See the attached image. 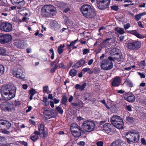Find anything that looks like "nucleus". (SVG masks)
<instances>
[{
  "label": "nucleus",
  "mask_w": 146,
  "mask_h": 146,
  "mask_svg": "<svg viewBox=\"0 0 146 146\" xmlns=\"http://www.w3.org/2000/svg\"><path fill=\"white\" fill-rule=\"evenodd\" d=\"M82 130V129L80 130H76L75 131H72L71 133L74 137H78L81 135V131Z\"/></svg>",
  "instance_id": "nucleus-23"
},
{
  "label": "nucleus",
  "mask_w": 146,
  "mask_h": 146,
  "mask_svg": "<svg viewBox=\"0 0 146 146\" xmlns=\"http://www.w3.org/2000/svg\"><path fill=\"white\" fill-rule=\"evenodd\" d=\"M123 143L122 141L120 139L116 140L113 142L111 144V146H120Z\"/></svg>",
  "instance_id": "nucleus-22"
},
{
  "label": "nucleus",
  "mask_w": 146,
  "mask_h": 146,
  "mask_svg": "<svg viewBox=\"0 0 146 146\" xmlns=\"http://www.w3.org/2000/svg\"><path fill=\"white\" fill-rule=\"evenodd\" d=\"M125 91L124 90H118L117 91V92L119 93L122 94L124 93L125 92Z\"/></svg>",
  "instance_id": "nucleus-62"
},
{
  "label": "nucleus",
  "mask_w": 146,
  "mask_h": 146,
  "mask_svg": "<svg viewBox=\"0 0 146 146\" xmlns=\"http://www.w3.org/2000/svg\"><path fill=\"white\" fill-rule=\"evenodd\" d=\"M13 74L17 78L24 80L25 78V73L23 72V69L15 68L13 71Z\"/></svg>",
  "instance_id": "nucleus-7"
},
{
  "label": "nucleus",
  "mask_w": 146,
  "mask_h": 146,
  "mask_svg": "<svg viewBox=\"0 0 146 146\" xmlns=\"http://www.w3.org/2000/svg\"><path fill=\"white\" fill-rule=\"evenodd\" d=\"M58 66L57 64H55L54 67L52 68L50 71V72L51 73H53L55 71V70L57 69Z\"/></svg>",
  "instance_id": "nucleus-39"
},
{
  "label": "nucleus",
  "mask_w": 146,
  "mask_h": 146,
  "mask_svg": "<svg viewBox=\"0 0 146 146\" xmlns=\"http://www.w3.org/2000/svg\"><path fill=\"white\" fill-rule=\"evenodd\" d=\"M14 44L18 48H23L25 47V42L23 40H19L14 42Z\"/></svg>",
  "instance_id": "nucleus-17"
},
{
  "label": "nucleus",
  "mask_w": 146,
  "mask_h": 146,
  "mask_svg": "<svg viewBox=\"0 0 146 146\" xmlns=\"http://www.w3.org/2000/svg\"><path fill=\"white\" fill-rule=\"evenodd\" d=\"M38 133L39 135H42L44 137L46 136L44 132V125L43 124H40L38 125Z\"/></svg>",
  "instance_id": "nucleus-16"
},
{
  "label": "nucleus",
  "mask_w": 146,
  "mask_h": 146,
  "mask_svg": "<svg viewBox=\"0 0 146 146\" xmlns=\"http://www.w3.org/2000/svg\"><path fill=\"white\" fill-rule=\"evenodd\" d=\"M126 108L129 111H132L131 106H130L128 105L126 106Z\"/></svg>",
  "instance_id": "nucleus-57"
},
{
  "label": "nucleus",
  "mask_w": 146,
  "mask_h": 146,
  "mask_svg": "<svg viewBox=\"0 0 146 146\" xmlns=\"http://www.w3.org/2000/svg\"><path fill=\"white\" fill-rule=\"evenodd\" d=\"M8 52L3 48H0V54L4 55H8Z\"/></svg>",
  "instance_id": "nucleus-28"
},
{
  "label": "nucleus",
  "mask_w": 146,
  "mask_h": 146,
  "mask_svg": "<svg viewBox=\"0 0 146 146\" xmlns=\"http://www.w3.org/2000/svg\"><path fill=\"white\" fill-rule=\"evenodd\" d=\"M85 63V61L82 60L76 62L73 66V67L75 68H78L84 64Z\"/></svg>",
  "instance_id": "nucleus-20"
},
{
  "label": "nucleus",
  "mask_w": 146,
  "mask_h": 146,
  "mask_svg": "<svg viewBox=\"0 0 146 146\" xmlns=\"http://www.w3.org/2000/svg\"><path fill=\"white\" fill-rule=\"evenodd\" d=\"M60 101L59 99H57L56 98H54V103L55 104H57Z\"/></svg>",
  "instance_id": "nucleus-58"
},
{
  "label": "nucleus",
  "mask_w": 146,
  "mask_h": 146,
  "mask_svg": "<svg viewBox=\"0 0 146 146\" xmlns=\"http://www.w3.org/2000/svg\"><path fill=\"white\" fill-rule=\"evenodd\" d=\"M78 144L79 146H84L85 144V143L84 141H80L78 143Z\"/></svg>",
  "instance_id": "nucleus-55"
},
{
  "label": "nucleus",
  "mask_w": 146,
  "mask_h": 146,
  "mask_svg": "<svg viewBox=\"0 0 146 146\" xmlns=\"http://www.w3.org/2000/svg\"><path fill=\"white\" fill-rule=\"evenodd\" d=\"M96 144L97 146H103V142L102 141H99L97 142Z\"/></svg>",
  "instance_id": "nucleus-54"
},
{
  "label": "nucleus",
  "mask_w": 146,
  "mask_h": 146,
  "mask_svg": "<svg viewBox=\"0 0 146 146\" xmlns=\"http://www.w3.org/2000/svg\"><path fill=\"white\" fill-rule=\"evenodd\" d=\"M93 61H94V60L93 59H91L88 62V64L89 65H91V64H92V63L93 62Z\"/></svg>",
  "instance_id": "nucleus-61"
},
{
  "label": "nucleus",
  "mask_w": 146,
  "mask_h": 146,
  "mask_svg": "<svg viewBox=\"0 0 146 146\" xmlns=\"http://www.w3.org/2000/svg\"><path fill=\"white\" fill-rule=\"evenodd\" d=\"M134 119L133 117L127 116L126 118V121L127 123H132L134 120Z\"/></svg>",
  "instance_id": "nucleus-33"
},
{
  "label": "nucleus",
  "mask_w": 146,
  "mask_h": 146,
  "mask_svg": "<svg viewBox=\"0 0 146 146\" xmlns=\"http://www.w3.org/2000/svg\"><path fill=\"white\" fill-rule=\"evenodd\" d=\"M9 104L8 102L3 103L1 105V108L2 110L4 111L9 110Z\"/></svg>",
  "instance_id": "nucleus-18"
},
{
  "label": "nucleus",
  "mask_w": 146,
  "mask_h": 146,
  "mask_svg": "<svg viewBox=\"0 0 146 146\" xmlns=\"http://www.w3.org/2000/svg\"><path fill=\"white\" fill-rule=\"evenodd\" d=\"M125 137L128 142H137L139 140V135L137 132L135 131H129L125 134Z\"/></svg>",
  "instance_id": "nucleus-5"
},
{
  "label": "nucleus",
  "mask_w": 146,
  "mask_h": 146,
  "mask_svg": "<svg viewBox=\"0 0 146 146\" xmlns=\"http://www.w3.org/2000/svg\"><path fill=\"white\" fill-rule=\"evenodd\" d=\"M86 85V83H84L82 85L77 84L75 86V87L76 89H79L81 91H82L85 88Z\"/></svg>",
  "instance_id": "nucleus-24"
},
{
  "label": "nucleus",
  "mask_w": 146,
  "mask_h": 146,
  "mask_svg": "<svg viewBox=\"0 0 146 146\" xmlns=\"http://www.w3.org/2000/svg\"><path fill=\"white\" fill-rule=\"evenodd\" d=\"M130 27V25L129 23H128L124 25L123 27L124 29L126 30L129 29Z\"/></svg>",
  "instance_id": "nucleus-51"
},
{
  "label": "nucleus",
  "mask_w": 146,
  "mask_h": 146,
  "mask_svg": "<svg viewBox=\"0 0 146 146\" xmlns=\"http://www.w3.org/2000/svg\"><path fill=\"white\" fill-rule=\"evenodd\" d=\"M44 113L45 115L46 118H51L50 111L45 110L44 111Z\"/></svg>",
  "instance_id": "nucleus-32"
},
{
  "label": "nucleus",
  "mask_w": 146,
  "mask_h": 146,
  "mask_svg": "<svg viewBox=\"0 0 146 146\" xmlns=\"http://www.w3.org/2000/svg\"><path fill=\"white\" fill-rule=\"evenodd\" d=\"M110 38H107L102 43V45L104 47H107L109 45V41Z\"/></svg>",
  "instance_id": "nucleus-30"
},
{
  "label": "nucleus",
  "mask_w": 146,
  "mask_h": 146,
  "mask_svg": "<svg viewBox=\"0 0 146 146\" xmlns=\"http://www.w3.org/2000/svg\"><path fill=\"white\" fill-rule=\"evenodd\" d=\"M77 72V71L76 70L74 69H71L69 72V74L72 77H74L76 76Z\"/></svg>",
  "instance_id": "nucleus-31"
},
{
  "label": "nucleus",
  "mask_w": 146,
  "mask_h": 146,
  "mask_svg": "<svg viewBox=\"0 0 146 146\" xmlns=\"http://www.w3.org/2000/svg\"><path fill=\"white\" fill-rule=\"evenodd\" d=\"M35 93V90L33 89H31L29 92V93L30 95L32 96H33Z\"/></svg>",
  "instance_id": "nucleus-44"
},
{
  "label": "nucleus",
  "mask_w": 146,
  "mask_h": 146,
  "mask_svg": "<svg viewBox=\"0 0 146 146\" xmlns=\"http://www.w3.org/2000/svg\"><path fill=\"white\" fill-rule=\"evenodd\" d=\"M114 30L120 35H123L125 33L123 29L122 28L118 27H116L115 28Z\"/></svg>",
  "instance_id": "nucleus-26"
},
{
  "label": "nucleus",
  "mask_w": 146,
  "mask_h": 146,
  "mask_svg": "<svg viewBox=\"0 0 146 146\" xmlns=\"http://www.w3.org/2000/svg\"><path fill=\"white\" fill-rule=\"evenodd\" d=\"M80 10L83 15L88 19H94L96 16V14L94 9L90 5H83L81 7Z\"/></svg>",
  "instance_id": "nucleus-1"
},
{
  "label": "nucleus",
  "mask_w": 146,
  "mask_h": 146,
  "mask_svg": "<svg viewBox=\"0 0 146 146\" xmlns=\"http://www.w3.org/2000/svg\"><path fill=\"white\" fill-rule=\"evenodd\" d=\"M141 17L139 13L135 15V19L136 21H138L140 20Z\"/></svg>",
  "instance_id": "nucleus-46"
},
{
  "label": "nucleus",
  "mask_w": 146,
  "mask_h": 146,
  "mask_svg": "<svg viewBox=\"0 0 146 146\" xmlns=\"http://www.w3.org/2000/svg\"><path fill=\"white\" fill-rule=\"evenodd\" d=\"M18 4L20 6H23L25 4V3L24 0H18Z\"/></svg>",
  "instance_id": "nucleus-48"
},
{
  "label": "nucleus",
  "mask_w": 146,
  "mask_h": 146,
  "mask_svg": "<svg viewBox=\"0 0 146 146\" xmlns=\"http://www.w3.org/2000/svg\"><path fill=\"white\" fill-rule=\"evenodd\" d=\"M70 129L71 132L74 131L75 130L82 129V128L75 123H72L71 124Z\"/></svg>",
  "instance_id": "nucleus-21"
},
{
  "label": "nucleus",
  "mask_w": 146,
  "mask_h": 146,
  "mask_svg": "<svg viewBox=\"0 0 146 146\" xmlns=\"http://www.w3.org/2000/svg\"><path fill=\"white\" fill-rule=\"evenodd\" d=\"M0 29L4 31L9 32V23L8 22L1 23L0 24Z\"/></svg>",
  "instance_id": "nucleus-13"
},
{
  "label": "nucleus",
  "mask_w": 146,
  "mask_h": 146,
  "mask_svg": "<svg viewBox=\"0 0 146 146\" xmlns=\"http://www.w3.org/2000/svg\"><path fill=\"white\" fill-rule=\"evenodd\" d=\"M140 42L134 40L127 44V48L130 50H137L141 46Z\"/></svg>",
  "instance_id": "nucleus-8"
},
{
  "label": "nucleus",
  "mask_w": 146,
  "mask_h": 146,
  "mask_svg": "<svg viewBox=\"0 0 146 146\" xmlns=\"http://www.w3.org/2000/svg\"><path fill=\"white\" fill-rule=\"evenodd\" d=\"M64 50V49L61 48L59 46L58 47V54H60L61 53H62Z\"/></svg>",
  "instance_id": "nucleus-45"
},
{
  "label": "nucleus",
  "mask_w": 146,
  "mask_h": 146,
  "mask_svg": "<svg viewBox=\"0 0 146 146\" xmlns=\"http://www.w3.org/2000/svg\"><path fill=\"white\" fill-rule=\"evenodd\" d=\"M111 9L112 10L115 11H117L118 10L119 8L118 6L116 5H113L111 7Z\"/></svg>",
  "instance_id": "nucleus-50"
},
{
  "label": "nucleus",
  "mask_w": 146,
  "mask_h": 146,
  "mask_svg": "<svg viewBox=\"0 0 146 146\" xmlns=\"http://www.w3.org/2000/svg\"><path fill=\"white\" fill-rule=\"evenodd\" d=\"M56 109L57 110V111L59 113L61 114H62L63 113V111L61 107L59 106L56 107Z\"/></svg>",
  "instance_id": "nucleus-36"
},
{
  "label": "nucleus",
  "mask_w": 146,
  "mask_h": 146,
  "mask_svg": "<svg viewBox=\"0 0 146 146\" xmlns=\"http://www.w3.org/2000/svg\"><path fill=\"white\" fill-rule=\"evenodd\" d=\"M97 6L100 9H104L109 6L110 0H96Z\"/></svg>",
  "instance_id": "nucleus-9"
},
{
  "label": "nucleus",
  "mask_w": 146,
  "mask_h": 146,
  "mask_svg": "<svg viewBox=\"0 0 146 146\" xmlns=\"http://www.w3.org/2000/svg\"><path fill=\"white\" fill-rule=\"evenodd\" d=\"M9 41V35L4 34L0 35V43L1 44H5Z\"/></svg>",
  "instance_id": "nucleus-15"
},
{
  "label": "nucleus",
  "mask_w": 146,
  "mask_h": 146,
  "mask_svg": "<svg viewBox=\"0 0 146 146\" xmlns=\"http://www.w3.org/2000/svg\"><path fill=\"white\" fill-rule=\"evenodd\" d=\"M82 127L85 131L90 132L95 129V125L93 121L87 120L84 122L82 124Z\"/></svg>",
  "instance_id": "nucleus-6"
},
{
  "label": "nucleus",
  "mask_w": 146,
  "mask_h": 146,
  "mask_svg": "<svg viewBox=\"0 0 146 146\" xmlns=\"http://www.w3.org/2000/svg\"><path fill=\"white\" fill-rule=\"evenodd\" d=\"M82 71L84 74H85L86 72L89 74H91L93 73L92 70L90 68H83L82 70Z\"/></svg>",
  "instance_id": "nucleus-27"
},
{
  "label": "nucleus",
  "mask_w": 146,
  "mask_h": 146,
  "mask_svg": "<svg viewBox=\"0 0 146 146\" xmlns=\"http://www.w3.org/2000/svg\"><path fill=\"white\" fill-rule=\"evenodd\" d=\"M16 87L13 83L10 82V100L15 97L16 91Z\"/></svg>",
  "instance_id": "nucleus-12"
},
{
  "label": "nucleus",
  "mask_w": 146,
  "mask_h": 146,
  "mask_svg": "<svg viewBox=\"0 0 146 146\" xmlns=\"http://www.w3.org/2000/svg\"><path fill=\"white\" fill-rule=\"evenodd\" d=\"M67 98L65 95L63 96L62 97L61 101V103L63 105H66V103L67 102Z\"/></svg>",
  "instance_id": "nucleus-29"
},
{
  "label": "nucleus",
  "mask_w": 146,
  "mask_h": 146,
  "mask_svg": "<svg viewBox=\"0 0 146 146\" xmlns=\"http://www.w3.org/2000/svg\"><path fill=\"white\" fill-rule=\"evenodd\" d=\"M56 10L52 5H45L42 8L41 14L44 17H51L56 15Z\"/></svg>",
  "instance_id": "nucleus-2"
},
{
  "label": "nucleus",
  "mask_w": 146,
  "mask_h": 146,
  "mask_svg": "<svg viewBox=\"0 0 146 146\" xmlns=\"http://www.w3.org/2000/svg\"><path fill=\"white\" fill-rule=\"evenodd\" d=\"M138 75L140 76L141 78H144L145 77V76L143 73H140L139 72H137Z\"/></svg>",
  "instance_id": "nucleus-56"
},
{
  "label": "nucleus",
  "mask_w": 146,
  "mask_h": 146,
  "mask_svg": "<svg viewBox=\"0 0 146 146\" xmlns=\"http://www.w3.org/2000/svg\"><path fill=\"white\" fill-rule=\"evenodd\" d=\"M32 107L31 106H28V109L27 110H26V112L27 113L29 112V111H31V110L32 109Z\"/></svg>",
  "instance_id": "nucleus-60"
},
{
  "label": "nucleus",
  "mask_w": 146,
  "mask_h": 146,
  "mask_svg": "<svg viewBox=\"0 0 146 146\" xmlns=\"http://www.w3.org/2000/svg\"><path fill=\"white\" fill-rule=\"evenodd\" d=\"M47 98L46 97H44L43 98L42 101L44 102V105L45 106L49 104V102H47Z\"/></svg>",
  "instance_id": "nucleus-38"
},
{
  "label": "nucleus",
  "mask_w": 146,
  "mask_h": 146,
  "mask_svg": "<svg viewBox=\"0 0 146 146\" xmlns=\"http://www.w3.org/2000/svg\"><path fill=\"white\" fill-rule=\"evenodd\" d=\"M136 36L139 38H143L146 36V35H141L138 33Z\"/></svg>",
  "instance_id": "nucleus-43"
},
{
  "label": "nucleus",
  "mask_w": 146,
  "mask_h": 146,
  "mask_svg": "<svg viewBox=\"0 0 146 146\" xmlns=\"http://www.w3.org/2000/svg\"><path fill=\"white\" fill-rule=\"evenodd\" d=\"M124 99L129 102H133L135 100L134 96L131 93H128L123 95Z\"/></svg>",
  "instance_id": "nucleus-10"
},
{
  "label": "nucleus",
  "mask_w": 146,
  "mask_h": 146,
  "mask_svg": "<svg viewBox=\"0 0 146 146\" xmlns=\"http://www.w3.org/2000/svg\"><path fill=\"white\" fill-rule=\"evenodd\" d=\"M43 92L44 93H48L49 92L48 86H46L43 87Z\"/></svg>",
  "instance_id": "nucleus-37"
},
{
  "label": "nucleus",
  "mask_w": 146,
  "mask_h": 146,
  "mask_svg": "<svg viewBox=\"0 0 146 146\" xmlns=\"http://www.w3.org/2000/svg\"><path fill=\"white\" fill-rule=\"evenodd\" d=\"M75 43H76L74 41L71 42L70 44L67 45V47L68 48L70 49V46H74Z\"/></svg>",
  "instance_id": "nucleus-52"
},
{
  "label": "nucleus",
  "mask_w": 146,
  "mask_h": 146,
  "mask_svg": "<svg viewBox=\"0 0 146 146\" xmlns=\"http://www.w3.org/2000/svg\"><path fill=\"white\" fill-rule=\"evenodd\" d=\"M129 33L133 35L136 36L138 33L137 31L135 30L129 31Z\"/></svg>",
  "instance_id": "nucleus-49"
},
{
  "label": "nucleus",
  "mask_w": 146,
  "mask_h": 146,
  "mask_svg": "<svg viewBox=\"0 0 146 146\" xmlns=\"http://www.w3.org/2000/svg\"><path fill=\"white\" fill-rule=\"evenodd\" d=\"M111 123L116 128L120 129L123 128L124 122L122 118L117 115H113L111 118Z\"/></svg>",
  "instance_id": "nucleus-3"
},
{
  "label": "nucleus",
  "mask_w": 146,
  "mask_h": 146,
  "mask_svg": "<svg viewBox=\"0 0 146 146\" xmlns=\"http://www.w3.org/2000/svg\"><path fill=\"white\" fill-rule=\"evenodd\" d=\"M23 88L24 90H26L28 88V85L26 84H24L22 85Z\"/></svg>",
  "instance_id": "nucleus-63"
},
{
  "label": "nucleus",
  "mask_w": 146,
  "mask_h": 146,
  "mask_svg": "<svg viewBox=\"0 0 146 146\" xmlns=\"http://www.w3.org/2000/svg\"><path fill=\"white\" fill-rule=\"evenodd\" d=\"M113 126L110 123H106L103 126V129L108 134L112 135L111 132H113V130L112 127ZM114 131V130H113Z\"/></svg>",
  "instance_id": "nucleus-11"
},
{
  "label": "nucleus",
  "mask_w": 146,
  "mask_h": 146,
  "mask_svg": "<svg viewBox=\"0 0 146 146\" xmlns=\"http://www.w3.org/2000/svg\"><path fill=\"white\" fill-rule=\"evenodd\" d=\"M93 73H94L95 74L98 73L100 72L99 69L96 68H94L92 71Z\"/></svg>",
  "instance_id": "nucleus-41"
},
{
  "label": "nucleus",
  "mask_w": 146,
  "mask_h": 146,
  "mask_svg": "<svg viewBox=\"0 0 146 146\" xmlns=\"http://www.w3.org/2000/svg\"><path fill=\"white\" fill-rule=\"evenodd\" d=\"M126 85L130 87H132L133 86V84L132 82L129 79H127L124 82Z\"/></svg>",
  "instance_id": "nucleus-25"
},
{
  "label": "nucleus",
  "mask_w": 146,
  "mask_h": 146,
  "mask_svg": "<svg viewBox=\"0 0 146 146\" xmlns=\"http://www.w3.org/2000/svg\"><path fill=\"white\" fill-rule=\"evenodd\" d=\"M51 114V118L54 117L57 115V113L54 110H52L50 111Z\"/></svg>",
  "instance_id": "nucleus-35"
},
{
  "label": "nucleus",
  "mask_w": 146,
  "mask_h": 146,
  "mask_svg": "<svg viewBox=\"0 0 146 146\" xmlns=\"http://www.w3.org/2000/svg\"><path fill=\"white\" fill-rule=\"evenodd\" d=\"M58 62V60H56L53 62H52L50 64V65L52 66L53 65L55 66V64H57V63Z\"/></svg>",
  "instance_id": "nucleus-53"
},
{
  "label": "nucleus",
  "mask_w": 146,
  "mask_h": 146,
  "mask_svg": "<svg viewBox=\"0 0 146 146\" xmlns=\"http://www.w3.org/2000/svg\"><path fill=\"white\" fill-rule=\"evenodd\" d=\"M59 67L60 68H64V64L62 62L60 63L59 64Z\"/></svg>",
  "instance_id": "nucleus-64"
},
{
  "label": "nucleus",
  "mask_w": 146,
  "mask_h": 146,
  "mask_svg": "<svg viewBox=\"0 0 146 146\" xmlns=\"http://www.w3.org/2000/svg\"><path fill=\"white\" fill-rule=\"evenodd\" d=\"M9 123V122L8 121H7L5 120L0 121V124L2 125H7Z\"/></svg>",
  "instance_id": "nucleus-42"
},
{
  "label": "nucleus",
  "mask_w": 146,
  "mask_h": 146,
  "mask_svg": "<svg viewBox=\"0 0 146 146\" xmlns=\"http://www.w3.org/2000/svg\"><path fill=\"white\" fill-rule=\"evenodd\" d=\"M4 67L3 66L0 64V76L3 74L4 72Z\"/></svg>",
  "instance_id": "nucleus-40"
},
{
  "label": "nucleus",
  "mask_w": 146,
  "mask_h": 146,
  "mask_svg": "<svg viewBox=\"0 0 146 146\" xmlns=\"http://www.w3.org/2000/svg\"><path fill=\"white\" fill-rule=\"evenodd\" d=\"M83 55H85L89 53L90 50L88 48H85L83 50Z\"/></svg>",
  "instance_id": "nucleus-47"
},
{
  "label": "nucleus",
  "mask_w": 146,
  "mask_h": 146,
  "mask_svg": "<svg viewBox=\"0 0 146 146\" xmlns=\"http://www.w3.org/2000/svg\"><path fill=\"white\" fill-rule=\"evenodd\" d=\"M121 80V78L120 77H115L111 82L112 86L114 87L118 86L120 85Z\"/></svg>",
  "instance_id": "nucleus-14"
},
{
  "label": "nucleus",
  "mask_w": 146,
  "mask_h": 146,
  "mask_svg": "<svg viewBox=\"0 0 146 146\" xmlns=\"http://www.w3.org/2000/svg\"><path fill=\"white\" fill-rule=\"evenodd\" d=\"M38 135H39L38 132L36 131H35L33 134L30 137V139L33 141H35L38 138Z\"/></svg>",
  "instance_id": "nucleus-19"
},
{
  "label": "nucleus",
  "mask_w": 146,
  "mask_h": 146,
  "mask_svg": "<svg viewBox=\"0 0 146 146\" xmlns=\"http://www.w3.org/2000/svg\"><path fill=\"white\" fill-rule=\"evenodd\" d=\"M141 142L144 145H146V142L145 140L143 138L141 139Z\"/></svg>",
  "instance_id": "nucleus-59"
},
{
  "label": "nucleus",
  "mask_w": 146,
  "mask_h": 146,
  "mask_svg": "<svg viewBox=\"0 0 146 146\" xmlns=\"http://www.w3.org/2000/svg\"><path fill=\"white\" fill-rule=\"evenodd\" d=\"M114 59L110 56L108 59H105L100 62V67L102 69L107 70L111 69L113 66L112 61H114Z\"/></svg>",
  "instance_id": "nucleus-4"
},
{
  "label": "nucleus",
  "mask_w": 146,
  "mask_h": 146,
  "mask_svg": "<svg viewBox=\"0 0 146 146\" xmlns=\"http://www.w3.org/2000/svg\"><path fill=\"white\" fill-rule=\"evenodd\" d=\"M140 67L141 68H144L145 66V63L144 61H142L138 64Z\"/></svg>",
  "instance_id": "nucleus-34"
}]
</instances>
